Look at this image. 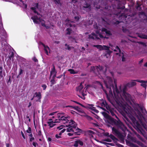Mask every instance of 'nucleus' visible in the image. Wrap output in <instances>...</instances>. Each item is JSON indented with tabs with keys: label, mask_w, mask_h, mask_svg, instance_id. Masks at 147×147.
I'll list each match as a JSON object with an SVG mask.
<instances>
[{
	"label": "nucleus",
	"mask_w": 147,
	"mask_h": 147,
	"mask_svg": "<svg viewBox=\"0 0 147 147\" xmlns=\"http://www.w3.org/2000/svg\"><path fill=\"white\" fill-rule=\"evenodd\" d=\"M106 78V80H104V82L106 88L109 90L110 94L113 95L112 89L116 103L119 106L122 107L123 110L126 113H129L130 111L129 108L127 107L124 104L123 101L124 99L126 100V104L129 107L130 109L131 108L129 105L134 108H136V106L138 105V104L135 103L134 100L132 98L130 95L126 92L125 90L127 87L126 85L124 86L123 91L121 90L119 91L117 85L115 82V87H114L112 78L109 76H107Z\"/></svg>",
	"instance_id": "obj_1"
},
{
	"label": "nucleus",
	"mask_w": 147,
	"mask_h": 147,
	"mask_svg": "<svg viewBox=\"0 0 147 147\" xmlns=\"http://www.w3.org/2000/svg\"><path fill=\"white\" fill-rule=\"evenodd\" d=\"M106 107L108 110L107 112L109 114H111L112 116L115 117L118 120V121H117L116 119H114L106 113L104 112V116L106 119L109 120V123L112 125H116L123 131L124 130V129H126V127L123 123L119 120V118L115 114V113H116V112L114 110V109L111 108L108 105L107 107L106 106Z\"/></svg>",
	"instance_id": "obj_2"
},
{
	"label": "nucleus",
	"mask_w": 147,
	"mask_h": 147,
	"mask_svg": "<svg viewBox=\"0 0 147 147\" xmlns=\"http://www.w3.org/2000/svg\"><path fill=\"white\" fill-rule=\"evenodd\" d=\"M130 119L136 127V129L138 132L141 134L144 137H145L146 135L145 134L144 131L142 128L141 125L139 123L136 121V119L132 116L130 117Z\"/></svg>",
	"instance_id": "obj_3"
},
{
	"label": "nucleus",
	"mask_w": 147,
	"mask_h": 147,
	"mask_svg": "<svg viewBox=\"0 0 147 147\" xmlns=\"http://www.w3.org/2000/svg\"><path fill=\"white\" fill-rule=\"evenodd\" d=\"M69 127L67 129V132H74L76 130H81V129L78 127L76 129L77 124L74 121L72 120H71L69 122V124L68 125Z\"/></svg>",
	"instance_id": "obj_4"
},
{
	"label": "nucleus",
	"mask_w": 147,
	"mask_h": 147,
	"mask_svg": "<svg viewBox=\"0 0 147 147\" xmlns=\"http://www.w3.org/2000/svg\"><path fill=\"white\" fill-rule=\"evenodd\" d=\"M64 114L63 113H58L57 114V118L59 119V122H60L61 121H66V123H68L69 121L67 119L69 118L70 117L69 116L65 117L64 116H62V115Z\"/></svg>",
	"instance_id": "obj_5"
},
{
	"label": "nucleus",
	"mask_w": 147,
	"mask_h": 147,
	"mask_svg": "<svg viewBox=\"0 0 147 147\" xmlns=\"http://www.w3.org/2000/svg\"><path fill=\"white\" fill-rule=\"evenodd\" d=\"M112 131L113 134L117 135L120 139L122 140L124 139V137L122 134L114 127L112 128Z\"/></svg>",
	"instance_id": "obj_6"
},
{
	"label": "nucleus",
	"mask_w": 147,
	"mask_h": 147,
	"mask_svg": "<svg viewBox=\"0 0 147 147\" xmlns=\"http://www.w3.org/2000/svg\"><path fill=\"white\" fill-rule=\"evenodd\" d=\"M31 19L33 20L34 22L36 24H39V22H42L43 21L42 19L40 18H38L37 16H34L31 17Z\"/></svg>",
	"instance_id": "obj_7"
},
{
	"label": "nucleus",
	"mask_w": 147,
	"mask_h": 147,
	"mask_svg": "<svg viewBox=\"0 0 147 147\" xmlns=\"http://www.w3.org/2000/svg\"><path fill=\"white\" fill-rule=\"evenodd\" d=\"M93 47L97 48L99 49L100 51L103 50H107L109 48V47L106 45H103L102 46L100 45H94Z\"/></svg>",
	"instance_id": "obj_8"
},
{
	"label": "nucleus",
	"mask_w": 147,
	"mask_h": 147,
	"mask_svg": "<svg viewBox=\"0 0 147 147\" xmlns=\"http://www.w3.org/2000/svg\"><path fill=\"white\" fill-rule=\"evenodd\" d=\"M83 145L84 143L82 141L78 140L75 141L74 146L75 147H80V146H83Z\"/></svg>",
	"instance_id": "obj_9"
},
{
	"label": "nucleus",
	"mask_w": 147,
	"mask_h": 147,
	"mask_svg": "<svg viewBox=\"0 0 147 147\" xmlns=\"http://www.w3.org/2000/svg\"><path fill=\"white\" fill-rule=\"evenodd\" d=\"M135 81L142 83L141 84V86L144 88L145 89H146L147 86L146 84H147V80L145 81L142 80H135Z\"/></svg>",
	"instance_id": "obj_10"
},
{
	"label": "nucleus",
	"mask_w": 147,
	"mask_h": 147,
	"mask_svg": "<svg viewBox=\"0 0 147 147\" xmlns=\"http://www.w3.org/2000/svg\"><path fill=\"white\" fill-rule=\"evenodd\" d=\"M116 49L119 51V52L120 53V54L119 55V56H120L122 55V61L124 62L125 61L126 59L125 57V55H124V53H121V51L120 48L118 47V46H117L116 47Z\"/></svg>",
	"instance_id": "obj_11"
},
{
	"label": "nucleus",
	"mask_w": 147,
	"mask_h": 147,
	"mask_svg": "<svg viewBox=\"0 0 147 147\" xmlns=\"http://www.w3.org/2000/svg\"><path fill=\"white\" fill-rule=\"evenodd\" d=\"M66 107H71L74 108L75 110H76L78 112L81 113H84V111L82 110L81 109L78 107H74L72 106H68Z\"/></svg>",
	"instance_id": "obj_12"
},
{
	"label": "nucleus",
	"mask_w": 147,
	"mask_h": 147,
	"mask_svg": "<svg viewBox=\"0 0 147 147\" xmlns=\"http://www.w3.org/2000/svg\"><path fill=\"white\" fill-rule=\"evenodd\" d=\"M34 97H37V99L36 100V102L40 101V99L41 98V95L40 92H36L34 96Z\"/></svg>",
	"instance_id": "obj_13"
},
{
	"label": "nucleus",
	"mask_w": 147,
	"mask_h": 147,
	"mask_svg": "<svg viewBox=\"0 0 147 147\" xmlns=\"http://www.w3.org/2000/svg\"><path fill=\"white\" fill-rule=\"evenodd\" d=\"M41 45H42L44 48V50L45 51V53L47 55H48V51L50 52V49L49 47L47 45H45L42 42L41 43Z\"/></svg>",
	"instance_id": "obj_14"
},
{
	"label": "nucleus",
	"mask_w": 147,
	"mask_h": 147,
	"mask_svg": "<svg viewBox=\"0 0 147 147\" xmlns=\"http://www.w3.org/2000/svg\"><path fill=\"white\" fill-rule=\"evenodd\" d=\"M135 80H133L131 82H130L127 83L126 84V86L129 87H131L136 85V83L135 82L136 81H135Z\"/></svg>",
	"instance_id": "obj_15"
},
{
	"label": "nucleus",
	"mask_w": 147,
	"mask_h": 147,
	"mask_svg": "<svg viewBox=\"0 0 147 147\" xmlns=\"http://www.w3.org/2000/svg\"><path fill=\"white\" fill-rule=\"evenodd\" d=\"M102 32H105L107 35L108 36H110L112 35V34L109 30H107V29L104 28H102L101 29Z\"/></svg>",
	"instance_id": "obj_16"
},
{
	"label": "nucleus",
	"mask_w": 147,
	"mask_h": 147,
	"mask_svg": "<svg viewBox=\"0 0 147 147\" xmlns=\"http://www.w3.org/2000/svg\"><path fill=\"white\" fill-rule=\"evenodd\" d=\"M9 54H10V55L9 56V59H8L7 61V65H10L9 64L11 63V58L12 57H13L14 56V53L13 52L10 51V53H9Z\"/></svg>",
	"instance_id": "obj_17"
},
{
	"label": "nucleus",
	"mask_w": 147,
	"mask_h": 147,
	"mask_svg": "<svg viewBox=\"0 0 147 147\" xmlns=\"http://www.w3.org/2000/svg\"><path fill=\"white\" fill-rule=\"evenodd\" d=\"M93 105H88L89 107L88 106H86L87 107L86 108H88L96 113H98V111L97 109H95V107H92V106Z\"/></svg>",
	"instance_id": "obj_18"
},
{
	"label": "nucleus",
	"mask_w": 147,
	"mask_h": 147,
	"mask_svg": "<svg viewBox=\"0 0 147 147\" xmlns=\"http://www.w3.org/2000/svg\"><path fill=\"white\" fill-rule=\"evenodd\" d=\"M103 67L100 65L98 66H96V70L98 74H100V72L103 71Z\"/></svg>",
	"instance_id": "obj_19"
},
{
	"label": "nucleus",
	"mask_w": 147,
	"mask_h": 147,
	"mask_svg": "<svg viewBox=\"0 0 147 147\" xmlns=\"http://www.w3.org/2000/svg\"><path fill=\"white\" fill-rule=\"evenodd\" d=\"M89 38L93 39H98V38L97 37V36L93 32L91 34L89 35Z\"/></svg>",
	"instance_id": "obj_20"
},
{
	"label": "nucleus",
	"mask_w": 147,
	"mask_h": 147,
	"mask_svg": "<svg viewBox=\"0 0 147 147\" xmlns=\"http://www.w3.org/2000/svg\"><path fill=\"white\" fill-rule=\"evenodd\" d=\"M81 131V130H76L73 133V136H74V137H73L72 138H74L77 137L76 136L77 135H80V134L79 133L80 131Z\"/></svg>",
	"instance_id": "obj_21"
},
{
	"label": "nucleus",
	"mask_w": 147,
	"mask_h": 147,
	"mask_svg": "<svg viewBox=\"0 0 147 147\" xmlns=\"http://www.w3.org/2000/svg\"><path fill=\"white\" fill-rule=\"evenodd\" d=\"M83 8H88L90 10H91V5L90 4L88 3H87L86 2V3L84 4V5L83 6Z\"/></svg>",
	"instance_id": "obj_22"
},
{
	"label": "nucleus",
	"mask_w": 147,
	"mask_h": 147,
	"mask_svg": "<svg viewBox=\"0 0 147 147\" xmlns=\"http://www.w3.org/2000/svg\"><path fill=\"white\" fill-rule=\"evenodd\" d=\"M83 88V86L82 85V83H81L80 84V86L76 88L77 90L80 92Z\"/></svg>",
	"instance_id": "obj_23"
},
{
	"label": "nucleus",
	"mask_w": 147,
	"mask_h": 147,
	"mask_svg": "<svg viewBox=\"0 0 147 147\" xmlns=\"http://www.w3.org/2000/svg\"><path fill=\"white\" fill-rule=\"evenodd\" d=\"M52 66H53V68L51 69V71L50 73V76H51L52 74L53 73H55L56 72H57L56 71L55 67L53 64L52 65Z\"/></svg>",
	"instance_id": "obj_24"
},
{
	"label": "nucleus",
	"mask_w": 147,
	"mask_h": 147,
	"mask_svg": "<svg viewBox=\"0 0 147 147\" xmlns=\"http://www.w3.org/2000/svg\"><path fill=\"white\" fill-rule=\"evenodd\" d=\"M138 36L142 39H147V35L144 34H140Z\"/></svg>",
	"instance_id": "obj_25"
},
{
	"label": "nucleus",
	"mask_w": 147,
	"mask_h": 147,
	"mask_svg": "<svg viewBox=\"0 0 147 147\" xmlns=\"http://www.w3.org/2000/svg\"><path fill=\"white\" fill-rule=\"evenodd\" d=\"M138 113L140 118L139 119V120L141 122V120H142V118H144V117L142 114L141 113V112L139 111H138Z\"/></svg>",
	"instance_id": "obj_26"
},
{
	"label": "nucleus",
	"mask_w": 147,
	"mask_h": 147,
	"mask_svg": "<svg viewBox=\"0 0 147 147\" xmlns=\"http://www.w3.org/2000/svg\"><path fill=\"white\" fill-rule=\"evenodd\" d=\"M139 16L140 18H141V16H145L146 17H147V16L146 15V14L143 11H141L139 12Z\"/></svg>",
	"instance_id": "obj_27"
},
{
	"label": "nucleus",
	"mask_w": 147,
	"mask_h": 147,
	"mask_svg": "<svg viewBox=\"0 0 147 147\" xmlns=\"http://www.w3.org/2000/svg\"><path fill=\"white\" fill-rule=\"evenodd\" d=\"M68 70L70 72L71 74H75L77 73V72L75 71L73 69H69Z\"/></svg>",
	"instance_id": "obj_28"
},
{
	"label": "nucleus",
	"mask_w": 147,
	"mask_h": 147,
	"mask_svg": "<svg viewBox=\"0 0 147 147\" xmlns=\"http://www.w3.org/2000/svg\"><path fill=\"white\" fill-rule=\"evenodd\" d=\"M90 70L91 71H92L94 73H96L97 71L96 68V66H95L91 67Z\"/></svg>",
	"instance_id": "obj_29"
},
{
	"label": "nucleus",
	"mask_w": 147,
	"mask_h": 147,
	"mask_svg": "<svg viewBox=\"0 0 147 147\" xmlns=\"http://www.w3.org/2000/svg\"><path fill=\"white\" fill-rule=\"evenodd\" d=\"M136 142L137 143V144H138V145L139 146L142 147H144L145 146L144 145V144L143 143L139 141H137Z\"/></svg>",
	"instance_id": "obj_30"
},
{
	"label": "nucleus",
	"mask_w": 147,
	"mask_h": 147,
	"mask_svg": "<svg viewBox=\"0 0 147 147\" xmlns=\"http://www.w3.org/2000/svg\"><path fill=\"white\" fill-rule=\"evenodd\" d=\"M117 8L119 9H123L125 8V6H121L119 2L118 4Z\"/></svg>",
	"instance_id": "obj_31"
},
{
	"label": "nucleus",
	"mask_w": 147,
	"mask_h": 147,
	"mask_svg": "<svg viewBox=\"0 0 147 147\" xmlns=\"http://www.w3.org/2000/svg\"><path fill=\"white\" fill-rule=\"evenodd\" d=\"M54 1L56 5H59L61 6L62 4L60 2V0H53Z\"/></svg>",
	"instance_id": "obj_32"
},
{
	"label": "nucleus",
	"mask_w": 147,
	"mask_h": 147,
	"mask_svg": "<svg viewBox=\"0 0 147 147\" xmlns=\"http://www.w3.org/2000/svg\"><path fill=\"white\" fill-rule=\"evenodd\" d=\"M71 101L73 102H74L75 103L81 105L82 107L84 108H87V107L86 106H84L82 104L80 103V102H78L76 101H73L72 100H71Z\"/></svg>",
	"instance_id": "obj_33"
},
{
	"label": "nucleus",
	"mask_w": 147,
	"mask_h": 147,
	"mask_svg": "<svg viewBox=\"0 0 147 147\" xmlns=\"http://www.w3.org/2000/svg\"><path fill=\"white\" fill-rule=\"evenodd\" d=\"M85 117L88 120L91 121L93 119L92 117H91L90 116L88 115H86L85 116Z\"/></svg>",
	"instance_id": "obj_34"
},
{
	"label": "nucleus",
	"mask_w": 147,
	"mask_h": 147,
	"mask_svg": "<svg viewBox=\"0 0 147 147\" xmlns=\"http://www.w3.org/2000/svg\"><path fill=\"white\" fill-rule=\"evenodd\" d=\"M66 31L67 32L66 33L67 34L70 35L71 34V29L70 28H68L66 29Z\"/></svg>",
	"instance_id": "obj_35"
},
{
	"label": "nucleus",
	"mask_w": 147,
	"mask_h": 147,
	"mask_svg": "<svg viewBox=\"0 0 147 147\" xmlns=\"http://www.w3.org/2000/svg\"><path fill=\"white\" fill-rule=\"evenodd\" d=\"M110 138L112 139L113 140H114L117 139L112 134H111L109 136Z\"/></svg>",
	"instance_id": "obj_36"
},
{
	"label": "nucleus",
	"mask_w": 147,
	"mask_h": 147,
	"mask_svg": "<svg viewBox=\"0 0 147 147\" xmlns=\"http://www.w3.org/2000/svg\"><path fill=\"white\" fill-rule=\"evenodd\" d=\"M87 131L88 133H89V135H92L95 134V132L92 130H88Z\"/></svg>",
	"instance_id": "obj_37"
},
{
	"label": "nucleus",
	"mask_w": 147,
	"mask_h": 147,
	"mask_svg": "<svg viewBox=\"0 0 147 147\" xmlns=\"http://www.w3.org/2000/svg\"><path fill=\"white\" fill-rule=\"evenodd\" d=\"M65 46L67 47V48H65L66 49H67L69 50H71V47H69V45H68L67 44H65Z\"/></svg>",
	"instance_id": "obj_38"
},
{
	"label": "nucleus",
	"mask_w": 147,
	"mask_h": 147,
	"mask_svg": "<svg viewBox=\"0 0 147 147\" xmlns=\"http://www.w3.org/2000/svg\"><path fill=\"white\" fill-rule=\"evenodd\" d=\"M23 70H22L21 68L20 69V72L19 73V74L17 78L18 77V76L20 75L21 74H22L23 73Z\"/></svg>",
	"instance_id": "obj_39"
},
{
	"label": "nucleus",
	"mask_w": 147,
	"mask_h": 147,
	"mask_svg": "<svg viewBox=\"0 0 147 147\" xmlns=\"http://www.w3.org/2000/svg\"><path fill=\"white\" fill-rule=\"evenodd\" d=\"M68 39L69 40H71L72 41H73L75 40V38L72 37L71 36H69L68 37Z\"/></svg>",
	"instance_id": "obj_40"
},
{
	"label": "nucleus",
	"mask_w": 147,
	"mask_h": 147,
	"mask_svg": "<svg viewBox=\"0 0 147 147\" xmlns=\"http://www.w3.org/2000/svg\"><path fill=\"white\" fill-rule=\"evenodd\" d=\"M138 43L146 47V44L145 42H138Z\"/></svg>",
	"instance_id": "obj_41"
},
{
	"label": "nucleus",
	"mask_w": 147,
	"mask_h": 147,
	"mask_svg": "<svg viewBox=\"0 0 147 147\" xmlns=\"http://www.w3.org/2000/svg\"><path fill=\"white\" fill-rule=\"evenodd\" d=\"M104 141L108 142H111L112 141L109 138L103 140Z\"/></svg>",
	"instance_id": "obj_42"
},
{
	"label": "nucleus",
	"mask_w": 147,
	"mask_h": 147,
	"mask_svg": "<svg viewBox=\"0 0 147 147\" xmlns=\"http://www.w3.org/2000/svg\"><path fill=\"white\" fill-rule=\"evenodd\" d=\"M42 87L43 88V90H45L46 89L47 86L46 84H43L42 85Z\"/></svg>",
	"instance_id": "obj_43"
},
{
	"label": "nucleus",
	"mask_w": 147,
	"mask_h": 147,
	"mask_svg": "<svg viewBox=\"0 0 147 147\" xmlns=\"http://www.w3.org/2000/svg\"><path fill=\"white\" fill-rule=\"evenodd\" d=\"M31 129L30 127H29L28 128V130H26V132L28 133H31Z\"/></svg>",
	"instance_id": "obj_44"
},
{
	"label": "nucleus",
	"mask_w": 147,
	"mask_h": 147,
	"mask_svg": "<svg viewBox=\"0 0 147 147\" xmlns=\"http://www.w3.org/2000/svg\"><path fill=\"white\" fill-rule=\"evenodd\" d=\"M141 5L138 4H137V6L136 7V8L137 9H138L139 8V10H141V7H140Z\"/></svg>",
	"instance_id": "obj_45"
},
{
	"label": "nucleus",
	"mask_w": 147,
	"mask_h": 147,
	"mask_svg": "<svg viewBox=\"0 0 147 147\" xmlns=\"http://www.w3.org/2000/svg\"><path fill=\"white\" fill-rule=\"evenodd\" d=\"M138 137L141 140L143 141V138H142L139 134H138L137 135Z\"/></svg>",
	"instance_id": "obj_46"
},
{
	"label": "nucleus",
	"mask_w": 147,
	"mask_h": 147,
	"mask_svg": "<svg viewBox=\"0 0 147 147\" xmlns=\"http://www.w3.org/2000/svg\"><path fill=\"white\" fill-rule=\"evenodd\" d=\"M51 82L52 85L54 84L55 83V80L54 79H52L51 80Z\"/></svg>",
	"instance_id": "obj_47"
},
{
	"label": "nucleus",
	"mask_w": 147,
	"mask_h": 147,
	"mask_svg": "<svg viewBox=\"0 0 147 147\" xmlns=\"http://www.w3.org/2000/svg\"><path fill=\"white\" fill-rule=\"evenodd\" d=\"M32 60L35 62H38V60L35 57L33 58Z\"/></svg>",
	"instance_id": "obj_48"
},
{
	"label": "nucleus",
	"mask_w": 147,
	"mask_h": 147,
	"mask_svg": "<svg viewBox=\"0 0 147 147\" xmlns=\"http://www.w3.org/2000/svg\"><path fill=\"white\" fill-rule=\"evenodd\" d=\"M136 15L135 13H134L131 14L129 15H128V16H130V17H133L134 16Z\"/></svg>",
	"instance_id": "obj_49"
},
{
	"label": "nucleus",
	"mask_w": 147,
	"mask_h": 147,
	"mask_svg": "<svg viewBox=\"0 0 147 147\" xmlns=\"http://www.w3.org/2000/svg\"><path fill=\"white\" fill-rule=\"evenodd\" d=\"M116 145L118 147H124L123 145L119 143H117L116 144Z\"/></svg>",
	"instance_id": "obj_50"
},
{
	"label": "nucleus",
	"mask_w": 147,
	"mask_h": 147,
	"mask_svg": "<svg viewBox=\"0 0 147 147\" xmlns=\"http://www.w3.org/2000/svg\"><path fill=\"white\" fill-rule=\"evenodd\" d=\"M105 104H106V102H105L104 101H102V102H101V105L102 106H104V107H105Z\"/></svg>",
	"instance_id": "obj_51"
},
{
	"label": "nucleus",
	"mask_w": 147,
	"mask_h": 147,
	"mask_svg": "<svg viewBox=\"0 0 147 147\" xmlns=\"http://www.w3.org/2000/svg\"><path fill=\"white\" fill-rule=\"evenodd\" d=\"M43 21V22H42L41 23V25L43 26V27H46V25L45 24V22L43 20V21Z\"/></svg>",
	"instance_id": "obj_52"
},
{
	"label": "nucleus",
	"mask_w": 147,
	"mask_h": 147,
	"mask_svg": "<svg viewBox=\"0 0 147 147\" xmlns=\"http://www.w3.org/2000/svg\"><path fill=\"white\" fill-rule=\"evenodd\" d=\"M32 145L34 147H36V145H38L37 143L34 142H33Z\"/></svg>",
	"instance_id": "obj_53"
},
{
	"label": "nucleus",
	"mask_w": 147,
	"mask_h": 147,
	"mask_svg": "<svg viewBox=\"0 0 147 147\" xmlns=\"http://www.w3.org/2000/svg\"><path fill=\"white\" fill-rule=\"evenodd\" d=\"M100 85H101V86L102 87V88L103 90V91H104L105 93L106 94V95H107V92L104 89L102 85L101 84H100Z\"/></svg>",
	"instance_id": "obj_54"
},
{
	"label": "nucleus",
	"mask_w": 147,
	"mask_h": 147,
	"mask_svg": "<svg viewBox=\"0 0 147 147\" xmlns=\"http://www.w3.org/2000/svg\"><path fill=\"white\" fill-rule=\"evenodd\" d=\"M47 123L49 124V125L50 126V125L51 124L53 123V121H48L47 122Z\"/></svg>",
	"instance_id": "obj_55"
},
{
	"label": "nucleus",
	"mask_w": 147,
	"mask_h": 147,
	"mask_svg": "<svg viewBox=\"0 0 147 147\" xmlns=\"http://www.w3.org/2000/svg\"><path fill=\"white\" fill-rule=\"evenodd\" d=\"M104 136H106L109 137L110 135H109V133L107 132L105 133Z\"/></svg>",
	"instance_id": "obj_56"
},
{
	"label": "nucleus",
	"mask_w": 147,
	"mask_h": 147,
	"mask_svg": "<svg viewBox=\"0 0 147 147\" xmlns=\"http://www.w3.org/2000/svg\"><path fill=\"white\" fill-rule=\"evenodd\" d=\"M143 127L147 131V126H146V125H144V124H142Z\"/></svg>",
	"instance_id": "obj_57"
},
{
	"label": "nucleus",
	"mask_w": 147,
	"mask_h": 147,
	"mask_svg": "<svg viewBox=\"0 0 147 147\" xmlns=\"http://www.w3.org/2000/svg\"><path fill=\"white\" fill-rule=\"evenodd\" d=\"M74 18L77 21H78L79 20V18L78 16H76Z\"/></svg>",
	"instance_id": "obj_58"
},
{
	"label": "nucleus",
	"mask_w": 147,
	"mask_h": 147,
	"mask_svg": "<svg viewBox=\"0 0 147 147\" xmlns=\"http://www.w3.org/2000/svg\"><path fill=\"white\" fill-rule=\"evenodd\" d=\"M21 134H22V136L23 137V138L24 139H25V136H24V135L23 132L22 131H21Z\"/></svg>",
	"instance_id": "obj_59"
},
{
	"label": "nucleus",
	"mask_w": 147,
	"mask_h": 147,
	"mask_svg": "<svg viewBox=\"0 0 147 147\" xmlns=\"http://www.w3.org/2000/svg\"><path fill=\"white\" fill-rule=\"evenodd\" d=\"M55 137L57 139H59L61 138V136H59L57 134H56L55 135Z\"/></svg>",
	"instance_id": "obj_60"
},
{
	"label": "nucleus",
	"mask_w": 147,
	"mask_h": 147,
	"mask_svg": "<svg viewBox=\"0 0 147 147\" xmlns=\"http://www.w3.org/2000/svg\"><path fill=\"white\" fill-rule=\"evenodd\" d=\"M120 23V22L118 20H117L116 21V22H114L113 24H119Z\"/></svg>",
	"instance_id": "obj_61"
},
{
	"label": "nucleus",
	"mask_w": 147,
	"mask_h": 147,
	"mask_svg": "<svg viewBox=\"0 0 147 147\" xmlns=\"http://www.w3.org/2000/svg\"><path fill=\"white\" fill-rule=\"evenodd\" d=\"M0 77L1 78L3 77V74H2V70H0Z\"/></svg>",
	"instance_id": "obj_62"
},
{
	"label": "nucleus",
	"mask_w": 147,
	"mask_h": 147,
	"mask_svg": "<svg viewBox=\"0 0 147 147\" xmlns=\"http://www.w3.org/2000/svg\"><path fill=\"white\" fill-rule=\"evenodd\" d=\"M106 50L107 51V53L109 54H111L112 52V51H110L109 50V49L108 50Z\"/></svg>",
	"instance_id": "obj_63"
},
{
	"label": "nucleus",
	"mask_w": 147,
	"mask_h": 147,
	"mask_svg": "<svg viewBox=\"0 0 147 147\" xmlns=\"http://www.w3.org/2000/svg\"><path fill=\"white\" fill-rule=\"evenodd\" d=\"M71 112L72 114L73 115L77 113L76 112L72 110L71 111Z\"/></svg>",
	"instance_id": "obj_64"
}]
</instances>
